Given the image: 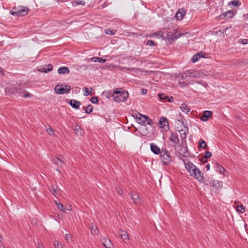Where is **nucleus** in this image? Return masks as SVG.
Returning <instances> with one entry per match:
<instances>
[{"label":"nucleus","mask_w":248,"mask_h":248,"mask_svg":"<svg viewBox=\"0 0 248 248\" xmlns=\"http://www.w3.org/2000/svg\"><path fill=\"white\" fill-rule=\"evenodd\" d=\"M128 96V93L121 88L114 91L112 95L113 99L117 102H124L127 99Z\"/></svg>","instance_id":"1"},{"label":"nucleus","mask_w":248,"mask_h":248,"mask_svg":"<svg viewBox=\"0 0 248 248\" xmlns=\"http://www.w3.org/2000/svg\"><path fill=\"white\" fill-rule=\"evenodd\" d=\"M182 35V33L175 34L172 32L168 31H165L163 32L161 34V36L163 39L166 41L169 44H172L174 40L177 39Z\"/></svg>","instance_id":"2"},{"label":"nucleus","mask_w":248,"mask_h":248,"mask_svg":"<svg viewBox=\"0 0 248 248\" xmlns=\"http://www.w3.org/2000/svg\"><path fill=\"white\" fill-rule=\"evenodd\" d=\"M159 155L161 161L164 165H168L171 162V156L167 149L162 148Z\"/></svg>","instance_id":"3"},{"label":"nucleus","mask_w":248,"mask_h":248,"mask_svg":"<svg viewBox=\"0 0 248 248\" xmlns=\"http://www.w3.org/2000/svg\"><path fill=\"white\" fill-rule=\"evenodd\" d=\"M71 90V87L69 85L57 84L55 88L56 93L58 94H62L68 93Z\"/></svg>","instance_id":"4"},{"label":"nucleus","mask_w":248,"mask_h":248,"mask_svg":"<svg viewBox=\"0 0 248 248\" xmlns=\"http://www.w3.org/2000/svg\"><path fill=\"white\" fill-rule=\"evenodd\" d=\"M10 11L11 15L16 16H24L26 15L28 12V9L24 7L19 8L17 10L14 9Z\"/></svg>","instance_id":"5"},{"label":"nucleus","mask_w":248,"mask_h":248,"mask_svg":"<svg viewBox=\"0 0 248 248\" xmlns=\"http://www.w3.org/2000/svg\"><path fill=\"white\" fill-rule=\"evenodd\" d=\"M182 128H180L179 126L177 127V131L179 132L182 142L186 141L187 135L188 133V128L187 125H182Z\"/></svg>","instance_id":"6"},{"label":"nucleus","mask_w":248,"mask_h":248,"mask_svg":"<svg viewBox=\"0 0 248 248\" xmlns=\"http://www.w3.org/2000/svg\"><path fill=\"white\" fill-rule=\"evenodd\" d=\"M184 162L185 164V167L186 170L189 173L190 176L191 174H193L194 173H195V172L196 171H198V170H199L196 166H195L192 163L189 161H187V162H186L184 160Z\"/></svg>","instance_id":"7"},{"label":"nucleus","mask_w":248,"mask_h":248,"mask_svg":"<svg viewBox=\"0 0 248 248\" xmlns=\"http://www.w3.org/2000/svg\"><path fill=\"white\" fill-rule=\"evenodd\" d=\"M135 118L139 124L141 125L146 124L147 119H148V116L142 115L140 113H138L135 114Z\"/></svg>","instance_id":"8"},{"label":"nucleus","mask_w":248,"mask_h":248,"mask_svg":"<svg viewBox=\"0 0 248 248\" xmlns=\"http://www.w3.org/2000/svg\"><path fill=\"white\" fill-rule=\"evenodd\" d=\"M179 153L180 155L185 157H188L189 154L188 152V149L186 146L184 144L179 145L178 146Z\"/></svg>","instance_id":"9"},{"label":"nucleus","mask_w":248,"mask_h":248,"mask_svg":"<svg viewBox=\"0 0 248 248\" xmlns=\"http://www.w3.org/2000/svg\"><path fill=\"white\" fill-rule=\"evenodd\" d=\"M130 196L134 203L137 205L141 204V200L140 198L139 194L137 192L133 191L131 192Z\"/></svg>","instance_id":"10"},{"label":"nucleus","mask_w":248,"mask_h":248,"mask_svg":"<svg viewBox=\"0 0 248 248\" xmlns=\"http://www.w3.org/2000/svg\"><path fill=\"white\" fill-rule=\"evenodd\" d=\"M234 16V13L231 10H229L221 15L219 17L222 19H229L232 18Z\"/></svg>","instance_id":"11"},{"label":"nucleus","mask_w":248,"mask_h":248,"mask_svg":"<svg viewBox=\"0 0 248 248\" xmlns=\"http://www.w3.org/2000/svg\"><path fill=\"white\" fill-rule=\"evenodd\" d=\"M191 176L194 177L199 182H203L204 179L203 174L201 171L199 169L198 171H196L195 173L191 174Z\"/></svg>","instance_id":"12"},{"label":"nucleus","mask_w":248,"mask_h":248,"mask_svg":"<svg viewBox=\"0 0 248 248\" xmlns=\"http://www.w3.org/2000/svg\"><path fill=\"white\" fill-rule=\"evenodd\" d=\"M160 100L167 102H172L174 101L173 97H169L165 93H159L158 95Z\"/></svg>","instance_id":"13"},{"label":"nucleus","mask_w":248,"mask_h":248,"mask_svg":"<svg viewBox=\"0 0 248 248\" xmlns=\"http://www.w3.org/2000/svg\"><path fill=\"white\" fill-rule=\"evenodd\" d=\"M150 149L151 151L155 155H159L161 152V150L154 143H150Z\"/></svg>","instance_id":"14"},{"label":"nucleus","mask_w":248,"mask_h":248,"mask_svg":"<svg viewBox=\"0 0 248 248\" xmlns=\"http://www.w3.org/2000/svg\"><path fill=\"white\" fill-rule=\"evenodd\" d=\"M101 241L106 248H112L113 245L110 239L104 238L101 240Z\"/></svg>","instance_id":"15"},{"label":"nucleus","mask_w":248,"mask_h":248,"mask_svg":"<svg viewBox=\"0 0 248 248\" xmlns=\"http://www.w3.org/2000/svg\"><path fill=\"white\" fill-rule=\"evenodd\" d=\"M159 124L161 127L165 128V127L167 126L168 129H169V123L167 119L165 117H162L160 118Z\"/></svg>","instance_id":"16"},{"label":"nucleus","mask_w":248,"mask_h":248,"mask_svg":"<svg viewBox=\"0 0 248 248\" xmlns=\"http://www.w3.org/2000/svg\"><path fill=\"white\" fill-rule=\"evenodd\" d=\"M69 104L73 108L78 109L79 108L81 103L79 101L74 99H71L69 101Z\"/></svg>","instance_id":"17"},{"label":"nucleus","mask_w":248,"mask_h":248,"mask_svg":"<svg viewBox=\"0 0 248 248\" xmlns=\"http://www.w3.org/2000/svg\"><path fill=\"white\" fill-rule=\"evenodd\" d=\"M49 189L52 194L56 197L60 194L61 190L60 188H58L57 186H51L49 187Z\"/></svg>","instance_id":"18"},{"label":"nucleus","mask_w":248,"mask_h":248,"mask_svg":"<svg viewBox=\"0 0 248 248\" xmlns=\"http://www.w3.org/2000/svg\"><path fill=\"white\" fill-rule=\"evenodd\" d=\"M118 233L120 235L121 238L125 242L128 241L129 239L128 234L127 232L125 231L120 230L118 231Z\"/></svg>","instance_id":"19"},{"label":"nucleus","mask_w":248,"mask_h":248,"mask_svg":"<svg viewBox=\"0 0 248 248\" xmlns=\"http://www.w3.org/2000/svg\"><path fill=\"white\" fill-rule=\"evenodd\" d=\"M170 140L172 143L175 144L174 146H175L176 145L178 144L179 143V139L177 134H171L170 136Z\"/></svg>","instance_id":"20"},{"label":"nucleus","mask_w":248,"mask_h":248,"mask_svg":"<svg viewBox=\"0 0 248 248\" xmlns=\"http://www.w3.org/2000/svg\"><path fill=\"white\" fill-rule=\"evenodd\" d=\"M212 115V112L209 110H205L203 112V114L201 116L200 119L202 121L206 122L208 121V118Z\"/></svg>","instance_id":"21"},{"label":"nucleus","mask_w":248,"mask_h":248,"mask_svg":"<svg viewBox=\"0 0 248 248\" xmlns=\"http://www.w3.org/2000/svg\"><path fill=\"white\" fill-rule=\"evenodd\" d=\"M188 75L191 77L199 78L201 77L200 71L195 70H189L187 71Z\"/></svg>","instance_id":"22"},{"label":"nucleus","mask_w":248,"mask_h":248,"mask_svg":"<svg viewBox=\"0 0 248 248\" xmlns=\"http://www.w3.org/2000/svg\"><path fill=\"white\" fill-rule=\"evenodd\" d=\"M53 66L51 64H48L44 67H40L38 70L41 72L47 73L52 70Z\"/></svg>","instance_id":"23"},{"label":"nucleus","mask_w":248,"mask_h":248,"mask_svg":"<svg viewBox=\"0 0 248 248\" xmlns=\"http://www.w3.org/2000/svg\"><path fill=\"white\" fill-rule=\"evenodd\" d=\"M53 161L55 164L60 167H62L63 164H64V161L62 159V156L59 157H55L53 159Z\"/></svg>","instance_id":"24"},{"label":"nucleus","mask_w":248,"mask_h":248,"mask_svg":"<svg viewBox=\"0 0 248 248\" xmlns=\"http://www.w3.org/2000/svg\"><path fill=\"white\" fill-rule=\"evenodd\" d=\"M185 15V12L183 9L179 10L175 15V17L177 19L182 20Z\"/></svg>","instance_id":"25"},{"label":"nucleus","mask_w":248,"mask_h":248,"mask_svg":"<svg viewBox=\"0 0 248 248\" xmlns=\"http://www.w3.org/2000/svg\"><path fill=\"white\" fill-rule=\"evenodd\" d=\"M140 133L143 136H146L149 133L148 128L145 124L142 125L141 127L140 128Z\"/></svg>","instance_id":"26"},{"label":"nucleus","mask_w":248,"mask_h":248,"mask_svg":"<svg viewBox=\"0 0 248 248\" xmlns=\"http://www.w3.org/2000/svg\"><path fill=\"white\" fill-rule=\"evenodd\" d=\"M58 72L60 74H65L69 73L70 71L68 67L62 66L59 68Z\"/></svg>","instance_id":"27"},{"label":"nucleus","mask_w":248,"mask_h":248,"mask_svg":"<svg viewBox=\"0 0 248 248\" xmlns=\"http://www.w3.org/2000/svg\"><path fill=\"white\" fill-rule=\"evenodd\" d=\"M180 109L183 112H184L186 114L188 112H189L190 110V109L189 108V107L188 106V105L185 103L182 104V105L180 107Z\"/></svg>","instance_id":"28"},{"label":"nucleus","mask_w":248,"mask_h":248,"mask_svg":"<svg viewBox=\"0 0 248 248\" xmlns=\"http://www.w3.org/2000/svg\"><path fill=\"white\" fill-rule=\"evenodd\" d=\"M222 186L221 183L217 180H214L212 182V187H215L216 189H219Z\"/></svg>","instance_id":"29"},{"label":"nucleus","mask_w":248,"mask_h":248,"mask_svg":"<svg viewBox=\"0 0 248 248\" xmlns=\"http://www.w3.org/2000/svg\"><path fill=\"white\" fill-rule=\"evenodd\" d=\"M201 52H200V53H198L194 55L191 59V61L193 62H196L197 61H198L201 58L203 57V56L201 55Z\"/></svg>","instance_id":"30"},{"label":"nucleus","mask_w":248,"mask_h":248,"mask_svg":"<svg viewBox=\"0 0 248 248\" xmlns=\"http://www.w3.org/2000/svg\"><path fill=\"white\" fill-rule=\"evenodd\" d=\"M91 60L94 62L98 61L99 62L104 63L106 62V60L103 59L100 57H93L91 59Z\"/></svg>","instance_id":"31"},{"label":"nucleus","mask_w":248,"mask_h":248,"mask_svg":"<svg viewBox=\"0 0 248 248\" xmlns=\"http://www.w3.org/2000/svg\"><path fill=\"white\" fill-rule=\"evenodd\" d=\"M22 91V88L20 86H17L14 88L13 93H19L20 95H21Z\"/></svg>","instance_id":"32"},{"label":"nucleus","mask_w":248,"mask_h":248,"mask_svg":"<svg viewBox=\"0 0 248 248\" xmlns=\"http://www.w3.org/2000/svg\"><path fill=\"white\" fill-rule=\"evenodd\" d=\"M236 209L237 212L239 213H243L245 211V207L242 204L237 205L236 207Z\"/></svg>","instance_id":"33"},{"label":"nucleus","mask_w":248,"mask_h":248,"mask_svg":"<svg viewBox=\"0 0 248 248\" xmlns=\"http://www.w3.org/2000/svg\"><path fill=\"white\" fill-rule=\"evenodd\" d=\"M72 5L74 6H76L78 5H84L85 4V2L84 0H75L72 2Z\"/></svg>","instance_id":"34"},{"label":"nucleus","mask_w":248,"mask_h":248,"mask_svg":"<svg viewBox=\"0 0 248 248\" xmlns=\"http://www.w3.org/2000/svg\"><path fill=\"white\" fill-rule=\"evenodd\" d=\"M216 169L217 171L220 173H222L225 171L224 168L218 163L216 164Z\"/></svg>","instance_id":"35"},{"label":"nucleus","mask_w":248,"mask_h":248,"mask_svg":"<svg viewBox=\"0 0 248 248\" xmlns=\"http://www.w3.org/2000/svg\"><path fill=\"white\" fill-rule=\"evenodd\" d=\"M93 106L91 105H89L85 108V112L87 114H90L93 111Z\"/></svg>","instance_id":"36"},{"label":"nucleus","mask_w":248,"mask_h":248,"mask_svg":"<svg viewBox=\"0 0 248 248\" xmlns=\"http://www.w3.org/2000/svg\"><path fill=\"white\" fill-rule=\"evenodd\" d=\"M46 131L47 134L50 136L54 135V131L52 129L50 125H48V127L46 128Z\"/></svg>","instance_id":"37"},{"label":"nucleus","mask_w":248,"mask_h":248,"mask_svg":"<svg viewBox=\"0 0 248 248\" xmlns=\"http://www.w3.org/2000/svg\"><path fill=\"white\" fill-rule=\"evenodd\" d=\"M199 146L201 148L205 149L207 147V144L205 141H204L203 140H201L199 142Z\"/></svg>","instance_id":"38"},{"label":"nucleus","mask_w":248,"mask_h":248,"mask_svg":"<svg viewBox=\"0 0 248 248\" xmlns=\"http://www.w3.org/2000/svg\"><path fill=\"white\" fill-rule=\"evenodd\" d=\"M53 244L55 248H62L63 247L62 244L58 241H55Z\"/></svg>","instance_id":"39"},{"label":"nucleus","mask_w":248,"mask_h":248,"mask_svg":"<svg viewBox=\"0 0 248 248\" xmlns=\"http://www.w3.org/2000/svg\"><path fill=\"white\" fill-rule=\"evenodd\" d=\"M179 116L181 117V119L180 120H177V125H178L179 124H181V125L182 126V125H185V123H184V121H185V119L183 118V117L181 115V114H179Z\"/></svg>","instance_id":"40"},{"label":"nucleus","mask_w":248,"mask_h":248,"mask_svg":"<svg viewBox=\"0 0 248 248\" xmlns=\"http://www.w3.org/2000/svg\"><path fill=\"white\" fill-rule=\"evenodd\" d=\"M91 230L92 233L93 234H96L98 232V230H97V228L96 226H93L91 227Z\"/></svg>","instance_id":"41"},{"label":"nucleus","mask_w":248,"mask_h":248,"mask_svg":"<svg viewBox=\"0 0 248 248\" xmlns=\"http://www.w3.org/2000/svg\"><path fill=\"white\" fill-rule=\"evenodd\" d=\"M116 30H112L110 29H107L105 32L108 34L113 35L116 32Z\"/></svg>","instance_id":"42"},{"label":"nucleus","mask_w":248,"mask_h":248,"mask_svg":"<svg viewBox=\"0 0 248 248\" xmlns=\"http://www.w3.org/2000/svg\"><path fill=\"white\" fill-rule=\"evenodd\" d=\"M229 5H233L236 6H240V3L238 0H232L229 3Z\"/></svg>","instance_id":"43"},{"label":"nucleus","mask_w":248,"mask_h":248,"mask_svg":"<svg viewBox=\"0 0 248 248\" xmlns=\"http://www.w3.org/2000/svg\"><path fill=\"white\" fill-rule=\"evenodd\" d=\"M212 156V154L209 151H206L205 152V155L204 157L205 159H207L210 158Z\"/></svg>","instance_id":"44"},{"label":"nucleus","mask_w":248,"mask_h":248,"mask_svg":"<svg viewBox=\"0 0 248 248\" xmlns=\"http://www.w3.org/2000/svg\"><path fill=\"white\" fill-rule=\"evenodd\" d=\"M91 101L92 103L96 104L98 103V98L96 96L92 97L91 99Z\"/></svg>","instance_id":"45"},{"label":"nucleus","mask_w":248,"mask_h":248,"mask_svg":"<svg viewBox=\"0 0 248 248\" xmlns=\"http://www.w3.org/2000/svg\"><path fill=\"white\" fill-rule=\"evenodd\" d=\"M57 207L59 210H61L63 212H65V210H64V208L63 207V206L61 203H60V202L58 203Z\"/></svg>","instance_id":"46"},{"label":"nucleus","mask_w":248,"mask_h":248,"mask_svg":"<svg viewBox=\"0 0 248 248\" xmlns=\"http://www.w3.org/2000/svg\"><path fill=\"white\" fill-rule=\"evenodd\" d=\"M146 45L150 46H154L155 44L153 40H149L146 43Z\"/></svg>","instance_id":"47"},{"label":"nucleus","mask_w":248,"mask_h":248,"mask_svg":"<svg viewBox=\"0 0 248 248\" xmlns=\"http://www.w3.org/2000/svg\"><path fill=\"white\" fill-rule=\"evenodd\" d=\"M146 124L150 125H152V124H153V121L151 119H150L148 116V119H147Z\"/></svg>","instance_id":"48"},{"label":"nucleus","mask_w":248,"mask_h":248,"mask_svg":"<svg viewBox=\"0 0 248 248\" xmlns=\"http://www.w3.org/2000/svg\"><path fill=\"white\" fill-rule=\"evenodd\" d=\"M65 239L67 242H69V240H70L71 239V236L69 234H66L65 235Z\"/></svg>","instance_id":"49"},{"label":"nucleus","mask_w":248,"mask_h":248,"mask_svg":"<svg viewBox=\"0 0 248 248\" xmlns=\"http://www.w3.org/2000/svg\"><path fill=\"white\" fill-rule=\"evenodd\" d=\"M21 95L22 96H23V97L26 98V97H30L31 95L30 93L27 92V93H24L23 95L21 94Z\"/></svg>","instance_id":"50"},{"label":"nucleus","mask_w":248,"mask_h":248,"mask_svg":"<svg viewBox=\"0 0 248 248\" xmlns=\"http://www.w3.org/2000/svg\"><path fill=\"white\" fill-rule=\"evenodd\" d=\"M112 93L110 92H107L105 93V95L107 98H109L111 96H112Z\"/></svg>","instance_id":"51"},{"label":"nucleus","mask_w":248,"mask_h":248,"mask_svg":"<svg viewBox=\"0 0 248 248\" xmlns=\"http://www.w3.org/2000/svg\"><path fill=\"white\" fill-rule=\"evenodd\" d=\"M240 42L243 45L247 44H248V39H241Z\"/></svg>","instance_id":"52"},{"label":"nucleus","mask_w":248,"mask_h":248,"mask_svg":"<svg viewBox=\"0 0 248 248\" xmlns=\"http://www.w3.org/2000/svg\"><path fill=\"white\" fill-rule=\"evenodd\" d=\"M117 193H118L119 194H120V195H122V194H123V190H122L121 188H117Z\"/></svg>","instance_id":"53"},{"label":"nucleus","mask_w":248,"mask_h":248,"mask_svg":"<svg viewBox=\"0 0 248 248\" xmlns=\"http://www.w3.org/2000/svg\"><path fill=\"white\" fill-rule=\"evenodd\" d=\"M83 91H84L86 92V94H85L86 96L90 94V92L89 91V89L85 87L83 89Z\"/></svg>","instance_id":"54"},{"label":"nucleus","mask_w":248,"mask_h":248,"mask_svg":"<svg viewBox=\"0 0 248 248\" xmlns=\"http://www.w3.org/2000/svg\"><path fill=\"white\" fill-rule=\"evenodd\" d=\"M141 93L143 94H146L147 93V90L145 89H141Z\"/></svg>","instance_id":"55"},{"label":"nucleus","mask_w":248,"mask_h":248,"mask_svg":"<svg viewBox=\"0 0 248 248\" xmlns=\"http://www.w3.org/2000/svg\"><path fill=\"white\" fill-rule=\"evenodd\" d=\"M72 206L71 205H68L67 207H65L64 209V210L65 211V210H67L68 211H71L72 210Z\"/></svg>","instance_id":"56"},{"label":"nucleus","mask_w":248,"mask_h":248,"mask_svg":"<svg viewBox=\"0 0 248 248\" xmlns=\"http://www.w3.org/2000/svg\"><path fill=\"white\" fill-rule=\"evenodd\" d=\"M205 167L207 170H210V166L209 164H207Z\"/></svg>","instance_id":"57"},{"label":"nucleus","mask_w":248,"mask_h":248,"mask_svg":"<svg viewBox=\"0 0 248 248\" xmlns=\"http://www.w3.org/2000/svg\"><path fill=\"white\" fill-rule=\"evenodd\" d=\"M37 248H43V246L42 244L39 243L37 245Z\"/></svg>","instance_id":"58"},{"label":"nucleus","mask_w":248,"mask_h":248,"mask_svg":"<svg viewBox=\"0 0 248 248\" xmlns=\"http://www.w3.org/2000/svg\"><path fill=\"white\" fill-rule=\"evenodd\" d=\"M2 236L0 235V244H1L2 243Z\"/></svg>","instance_id":"59"},{"label":"nucleus","mask_w":248,"mask_h":248,"mask_svg":"<svg viewBox=\"0 0 248 248\" xmlns=\"http://www.w3.org/2000/svg\"><path fill=\"white\" fill-rule=\"evenodd\" d=\"M55 202L56 204V205H57H57H58V203H59V202H58L57 201H55Z\"/></svg>","instance_id":"60"},{"label":"nucleus","mask_w":248,"mask_h":248,"mask_svg":"<svg viewBox=\"0 0 248 248\" xmlns=\"http://www.w3.org/2000/svg\"><path fill=\"white\" fill-rule=\"evenodd\" d=\"M55 202L56 204V205H57H57H58V203H59V202H58L57 201H55Z\"/></svg>","instance_id":"61"},{"label":"nucleus","mask_w":248,"mask_h":248,"mask_svg":"<svg viewBox=\"0 0 248 248\" xmlns=\"http://www.w3.org/2000/svg\"><path fill=\"white\" fill-rule=\"evenodd\" d=\"M177 126H179L180 128H182V126L181 125V124H179Z\"/></svg>","instance_id":"62"},{"label":"nucleus","mask_w":248,"mask_h":248,"mask_svg":"<svg viewBox=\"0 0 248 248\" xmlns=\"http://www.w3.org/2000/svg\"><path fill=\"white\" fill-rule=\"evenodd\" d=\"M228 29V28H225V31H224L226 32V31H227Z\"/></svg>","instance_id":"63"},{"label":"nucleus","mask_w":248,"mask_h":248,"mask_svg":"<svg viewBox=\"0 0 248 248\" xmlns=\"http://www.w3.org/2000/svg\"><path fill=\"white\" fill-rule=\"evenodd\" d=\"M182 78H183V79H184V78H184V75H182Z\"/></svg>","instance_id":"64"}]
</instances>
